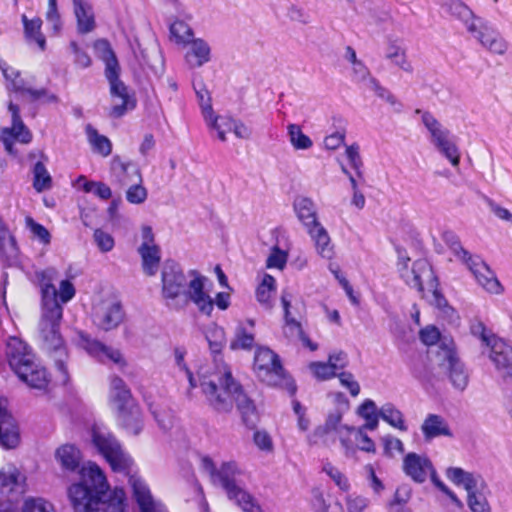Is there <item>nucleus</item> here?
Listing matches in <instances>:
<instances>
[{
	"mask_svg": "<svg viewBox=\"0 0 512 512\" xmlns=\"http://www.w3.org/2000/svg\"><path fill=\"white\" fill-rule=\"evenodd\" d=\"M136 413L126 407L117 412V420L120 425L130 434L138 435L143 429V420L140 407L135 402Z\"/></svg>",
	"mask_w": 512,
	"mask_h": 512,
	"instance_id": "obj_35",
	"label": "nucleus"
},
{
	"mask_svg": "<svg viewBox=\"0 0 512 512\" xmlns=\"http://www.w3.org/2000/svg\"><path fill=\"white\" fill-rule=\"evenodd\" d=\"M79 476L80 481L68 488V497L75 512H126L123 489L115 488L105 499L109 484L97 464L85 463L79 469Z\"/></svg>",
	"mask_w": 512,
	"mask_h": 512,
	"instance_id": "obj_2",
	"label": "nucleus"
},
{
	"mask_svg": "<svg viewBox=\"0 0 512 512\" xmlns=\"http://www.w3.org/2000/svg\"><path fill=\"white\" fill-rule=\"evenodd\" d=\"M110 84V94L113 100L111 115L113 117L123 116L127 110L135 107V100L129 94L126 85L119 79V70L105 74Z\"/></svg>",
	"mask_w": 512,
	"mask_h": 512,
	"instance_id": "obj_18",
	"label": "nucleus"
},
{
	"mask_svg": "<svg viewBox=\"0 0 512 512\" xmlns=\"http://www.w3.org/2000/svg\"><path fill=\"white\" fill-rule=\"evenodd\" d=\"M202 468L211 476L214 482H218L221 487L226 491L225 476L235 486L244 488L242 477L244 472L240 469L238 464L234 461L223 463L219 470L216 469L214 462L209 457H203L201 459Z\"/></svg>",
	"mask_w": 512,
	"mask_h": 512,
	"instance_id": "obj_19",
	"label": "nucleus"
},
{
	"mask_svg": "<svg viewBox=\"0 0 512 512\" xmlns=\"http://www.w3.org/2000/svg\"><path fill=\"white\" fill-rule=\"evenodd\" d=\"M464 264L474 276L477 284L487 293L500 295L504 288L494 271L477 255H472Z\"/></svg>",
	"mask_w": 512,
	"mask_h": 512,
	"instance_id": "obj_16",
	"label": "nucleus"
},
{
	"mask_svg": "<svg viewBox=\"0 0 512 512\" xmlns=\"http://www.w3.org/2000/svg\"><path fill=\"white\" fill-rule=\"evenodd\" d=\"M78 345L91 358L103 365L114 366L120 371H124L128 366V361L119 348L105 344L87 334L79 335Z\"/></svg>",
	"mask_w": 512,
	"mask_h": 512,
	"instance_id": "obj_11",
	"label": "nucleus"
},
{
	"mask_svg": "<svg viewBox=\"0 0 512 512\" xmlns=\"http://www.w3.org/2000/svg\"><path fill=\"white\" fill-rule=\"evenodd\" d=\"M138 253L141 257L143 272L147 276L156 275L161 261V249L155 243V235L151 226L143 225L141 227V244L138 247Z\"/></svg>",
	"mask_w": 512,
	"mask_h": 512,
	"instance_id": "obj_14",
	"label": "nucleus"
},
{
	"mask_svg": "<svg viewBox=\"0 0 512 512\" xmlns=\"http://www.w3.org/2000/svg\"><path fill=\"white\" fill-rule=\"evenodd\" d=\"M446 477L467 492V505L472 512H491L487 497L490 490L480 474L468 472L460 467H449Z\"/></svg>",
	"mask_w": 512,
	"mask_h": 512,
	"instance_id": "obj_7",
	"label": "nucleus"
},
{
	"mask_svg": "<svg viewBox=\"0 0 512 512\" xmlns=\"http://www.w3.org/2000/svg\"><path fill=\"white\" fill-rule=\"evenodd\" d=\"M294 211L306 231L320 225L313 201L306 197H299L294 201Z\"/></svg>",
	"mask_w": 512,
	"mask_h": 512,
	"instance_id": "obj_31",
	"label": "nucleus"
},
{
	"mask_svg": "<svg viewBox=\"0 0 512 512\" xmlns=\"http://www.w3.org/2000/svg\"><path fill=\"white\" fill-rule=\"evenodd\" d=\"M442 8L452 17L461 21L467 31L470 30V25H474L480 19L461 0H445L442 3Z\"/></svg>",
	"mask_w": 512,
	"mask_h": 512,
	"instance_id": "obj_32",
	"label": "nucleus"
},
{
	"mask_svg": "<svg viewBox=\"0 0 512 512\" xmlns=\"http://www.w3.org/2000/svg\"><path fill=\"white\" fill-rule=\"evenodd\" d=\"M206 339L213 353H219L226 343L225 331L222 327L211 324L206 331Z\"/></svg>",
	"mask_w": 512,
	"mask_h": 512,
	"instance_id": "obj_52",
	"label": "nucleus"
},
{
	"mask_svg": "<svg viewBox=\"0 0 512 512\" xmlns=\"http://www.w3.org/2000/svg\"><path fill=\"white\" fill-rule=\"evenodd\" d=\"M284 333L291 340H300L311 351H315L318 348L317 344L312 342L304 333L301 324L292 317L285 319Z\"/></svg>",
	"mask_w": 512,
	"mask_h": 512,
	"instance_id": "obj_44",
	"label": "nucleus"
},
{
	"mask_svg": "<svg viewBox=\"0 0 512 512\" xmlns=\"http://www.w3.org/2000/svg\"><path fill=\"white\" fill-rule=\"evenodd\" d=\"M366 429L363 428H354L352 427L348 435H353L355 442L360 450L375 453V443L373 440L365 433Z\"/></svg>",
	"mask_w": 512,
	"mask_h": 512,
	"instance_id": "obj_61",
	"label": "nucleus"
},
{
	"mask_svg": "<svg viewBox=\"0 0 512 512\" xmlns=\"http://www.w3.org/2000/svg\"><path fill=\"white\" fill-rule=\"evenodd\" d=\"M276 291V280L269 274H264L260 284L256 289V299L265 309H271L273 298Z\"/></svg>",
	"mask_w": 512,
	"mask_h": 512,
	"instance_id": "obj_38",
	"label": "nucleus"
},
{
	"mask_svg": "<svg viewBox=\"0 0 512 512\" xmlns=\"http://www.w3.org/2000/svg\"><path fill=\"white\" fill-rule=\"evenodd\" d=\"M431 461L423 455L408 453L403 459L404 473L415 482L423 483L432 471Z\"/></svg>",
	"mask_w": 512,
	"mask_h": 512,
	"instance_id": "obj_25",
	"label": "nucleus"
},
{
	"mask_svg": "<svg viewBox=\"0 0 512 512\" xmlns=\"http://www.w3.org/2000/svg\"><path fill=\"white\" fill-rule=\"evenodd\" d=\"M254 334L240 324L235 331V336L230 343L232 350H250L254 345Z\"/></svg>",
	"mask_w": 512,
	"mask_h": 512,
	"instance_id": "obj_48",
	"label": "nucleus"
},
{
	"mask_svg": "<svg viewBox=\"0 0 512 512\" xmlns=\"http://www.w3.org/2000/svg\"><path fill=\"white\" fill-rule=\"evenodd\" d=\"M311 237L317 254L323 259L331 260L335 256L334 245L332 244L326 228L320 224L307 231Z\"/></svg>",
	"mask_w": 512,
	"mask_h": 512,
	"instance_id": "obj_28",
	"label": "nucleus"
},
{
	"mask_svg": "<svg viewBox=\"0 0 512 512\" xmlns=\"http://www.w3.org/2000/svg\"><path fill=\"white\" fill-rule=\"evenodd\" d=\"M55 460L63 471L75 472L80 468L82 454L71 444H64L55 451Z\"/></svg>",
	"mask_w": 512,
	"mask_h": 512,
	"instance_id": "obj_29",
	"label": "nucleus"
},
{
	"mask_svg": "<svg viewBox=\"0 0 512 512\" xmlns=\"http://www.w3.org/2000/svg\"><path fill=\"white\" fill-rule=\"evenodd\" d=\"M379 416L395 429L403 432L408 430L403 413L392 403L382 405L379 409Z\"/></svg>",
	"mask_w": 512,
	"mask_h": 512,
	"instance_id": "obj_41",
	"label": "nucleus"
},
{
	"mask_svg": "<svg viewBox=\"0 0 512 512\" xmlns=\"http://www.w3.org/2000/svg\"><path fill=\"white\" fill-rule=\"evenodd\" d=\"M110 170L116 182L122 187L143 181L139 168L131 162L123 161L117 155L111 160Z\"/></svg>",
	"mask_w": 512,
	"mask_h": 512,
	"instance_id": "obj_24",
	"label": "nucleus"
},
{
	"mask_svg": "<svg viewBox=\"0 0 512 512\" xmlns=\"http://www.w3.org/2000/svg\"><path fill=\"white\" fill-rule=\"evenodd\" d=\"M22 22L24 25V34L28 43H35L40 50H44L46 40L41 32L42 20L39 17L28 19L26 15H22Z\"/></svg>",
	"mask_w": 512,
	"mask_h": 512,
	"instance_id": "obj_37",
	"label": "nucleus"
},
{
	"mask_svg": "<svg viewBox=\"0 0 512 512\" xmlns=\"http://www.w3.org/2000/svg\"><path fill=\"white\" fill-rule=\"evenodd\" d=\"M162 295L167 306L180 310L185 308V292L188 280L178 263L167 260L162 268Z\"/></svg>",
	"mask_w": 512,
	"mask_h": 512,
	"instance_id": "obj_9",
	"label": "nucleus"
},
{
	"mask_svg": "<svg viewBox=\"0 0 512 512\" xmlns=\"http://www.w3.org/2000/svg\"><path fill=\"white\" fill-rule=\"evenodd\" d=\"M26 228L30 231L32 238L37 240L44 246H47L51 242L50 232L41 224L37 223L32 217L26 216L25 218Z\"/></svg>",
	"mask_w": 512,
	"mask_h": 512,
	"instance_id": "obj_56",
	"label": "nucleus"
},
{
	"mask_svg": "<svg viewBox=\"0 0 512 512\" xmlns=\"http://www.w3.org/2000/svg\"><path fill=\"white\" fill-rule=\"evenodd\" d=\"M445 243L449 246L453 255L462 263L472 256L467 250H465L459 238L452 232H446L443 235Z\"/></svg>",
	"mask_w": 512,
	"mask_h": 512,
	"instance_id": "obj_57",
	"label": "nucleus"
},
{
	"mask_svg": "<svg viewBox=\"0 0 512 512\" xmlns=\"http://www.w3.org/2000/svg\"><path fill=\"white\" fill-rule=\"evenodd\" d=\"M489 358L494 363L500 377L512 385V347L502 339L493 338Z\"/></svg>",
	"mask_w": 512,
	"mask_h": 512,
	"instance_id": "obj_20",
	"label": "nucleus"
},
{
	"mask_svg": "<svg viewBox=\"0 0 512 512\" xmlns=\"http://www.w3.org/2000/svg\"><path fill=\"white\" fill-rule=\"evenodd\" d=\"M92 443L98 452L106 459L111 469L128 476L134 497L141 512H167L165 507L153 499L145 482L134 472V461L121 447L116 438L104 426H93L91 430Z\"/></svg>",
	"mask_w": 512,
	"mask_h": 512,
	"instance_id": "obj_4",
	"label": "nucleus"
},
{
	"mask_svg": "<svg viewBox=\"0 0 512 512\" xmlns=\"http://www.w3.org/2000/svg\"><path fill=\"white\" fill-rule=\"evenodd\" d=\"M174 357H175L176 366L179 369V372L184 374V376L186 377V379L189 382L190 388H195V387L199 386L200 380L198 379V382H197L196 378L193 376L192 372L189 370L186 363L184 362L185 351L181 348H176L174 350ZM221 363H223V362L221 361ZM215 364H220V362H218L216 360ZM214 366H216V365H214ZM214 368L215 367L206 368V370L214 369ZM201 371H205V369L202 368L199 371L198 375L201 373Z\"/></svg>",
	"mask_w": 512,
	"mask_h": 512,
	"instance_id": "obj_51",
	"label": "nucleus"
},
{
	"mask_svg": "<svg viewBox=\"0 0 512 512\" xmlns=\"http://www.w3.org/2000/svg\"><path fill=\"white\" fill-rule=\"evenodd\" d=\"M123 317L124 313L120 302L113 298L103 299L93 308V322L104 331L118 327Z\"/></svg>",
	"mask_w": 512,
	"mask_h": 512,
	"instance_id": "obj_17",
	"label": "nucleus"
},
{
	"mask_svg": "<svg viewBox=\"0 0 512 512\" xmlns=\"http://www.w3.org/2000/svg\"><path fill=\"white\" fill-rule=\"evenodd\" d=\"M434 361L447 375L453 387L464 391L468 385L469 376L464 364L459 359L455 343L452 339H444L436 351Z\"/></svg>",
	"mask_w": 512,
	"mask_h": 512,
	"instance_id": "obj_10",
	"label": "nucleus"
},
{
	"mask_svg": "<svg viewBox=\"0 0 512 512\" xmlns=\"http://www.w3.org/2000/svg\"><path fill=\"white\" fill-rule=\"evenodd\" d=\"M432 145L439 151L446 159L449 160L453 167H458L460 163V152L455 142V137L450 131L444 136L438 137Z\"/></svg>",
	"mask_w": 512,
	"mask_h": 512,
	"instance_id": "obj_36",
	"label": "nucleus"
},
{
	"mask_svg": "<svg viewBox=\"0 0 512 512\" xmlns=\"http://www.w3.org/2000/svg\"><path fill=\"white\" fill-rule=\"evenodd\" d=\"M20 431L14 417L7 410V401L0 399V446L14 449L20 443Z\"/></svg>",
	"mask_w": 512,
	"mask_h": 512,
	"instance_id": "obj_21",
	"label": "nucleus"
},
{
	"mask_svg": "<svg viewBox=\"0 0 512 512\" xmlns=\"http://www.w3.org/2000/svg\"><path fill=\"white\" fill-rule=\"evenodd\" d=\"M170 33L177 44H188L193 38L191 27L184 21L178 20L171 24Z\"/></svg>",
	"mask_w": 512,
	"mask_h": 512,
	"instance_id": "obj_54",
	"label": "nucleus"
},
{
	"mask_svg": "<svg viewBox=\"0 0 512 512\" xmlns=\"http://www.w3.org/2000/svg\"><path fill=\"white\" fill-rule=\"evenodd\" d=\"M41 288V314L37 326L38 338L42 347L49 353H53L56 367L63 374V380L67 378L65 359L67 357L64 340L60 331L63 318V305L68 303L76 294L73 283L62 280L57 290L54 280L58 271L49 267L36 273Z\"/></svg>",
	"mask_w": 512,
	"mask_h": 512,
	"instance_id": "obj_1",
	"label": "nucleus"
},
{
	"mask_svg": "<svg viewBox=\"0 0 512 512\" xmlns=\"http://www.w3.org/2000/svg\"><path fill=\"white\" fill-rule=\"evenodd\" d=\"M21 512H57L54 504L42 497H28L24 500Z\"/></svg>",
	"mask_w": 512,
	"mask_h": 512,
	"instance_id": "obj_53",
	"label": "nucleus"
},
{
	"mask_svg": "<svg viewBox=\"0 0 512 512\" xmlns=\"http://www.w3.org/2000/svg\"><path fill=\"white\" fill-rule=\"evenodd\" d=\"M86 134L88 142L95 153L103 157H107L111 154L112 143L106 136L99 134L91 125L86 126Z\"/></svg>",
	"mask_w": 512,
	"mask_h": 512,
	"instance_id": "obj_43",
	"label": "nucleus"
},
{
	"mask_svg": "<svg viewBox=\"0 0 512 512\" xmlns=\"http://www.w3.org/2000/svg\"><path fill=\"white\" fill-rule=\"evenodd\" d=\"M199 380L201 392L212 409L219 413H228L236 403L243 422L247 426L254 425L256 408L243 393L226 363L216 364L214 369L201 371Z\"/></svg>",
	"mask_w": 512,
	"mask_h": 512,
	"instance_id": "obj_3",
	"label": "nucleus"
},
{
	"mask_svg": "<svg viewBox=\"0 0 512 512\" xmlns=\"http://www.w3.org/2000/svg\"><path fill=\"white\" fill-rule=\"evenodd\" d=\"M312 507L314 512H342L341 505L335 503L334 507L327 503L324 494L320 490H314L312 493Z\"/></svg>",
	"mask_w": 512,
	"mask_h": 512,
	"instance_id": "obj_62",
	"label": "nucleus"
},
{
	"mask_svg": "<svg viewBox=\"0 0 512 512\" xmlns=\"http://www.w3.org/2000/svg\"><path fill=\"white\" fill-rule=\"evenodd\" d=\"M322 471L335 483V485L344 492H348L351 488L348 477L331 462H324Z\"/></svg>",
	"mask_w": 512,
	"mask_h": 512,
	"instance_id": "obj_49",
	"label": "nucleus"
},
{
	"mask_svg": "<svg viewBox=\"0 0 512 512\" xmlns=\"http://www.w3.org/2000/svg\"><path fill=\"white\" fill-rule=\"evenodd\" d=\"M358 415L365 420V424L361 427L370 431L378 427L379 410L371 399H366L357 409Z\"/></svg>",
	"mask_w": 512,
	"mask_h": 512,
	"instance_id": "obj_46",
	"label": "nucleus"
},
{
	"mask_svg": "<svg viewBox=\"0 0 512 512\" xmlns=\"http://www.w3.org/2000/svg\"><path fill=\"white\" fill-rule=\"evenodd\" d=\"M385 57L386 59L392 61L403 71L408 73L413 71L412 64L407 58L405 49L397 41H392L389 43L386 49Z\"/></svg>",
	"mask_w": 512,
	"mask_h": 512,
	"instance_id": "obj_42",
	"label": "nucleus"
},
{
	"mask_svg": "<svg viewBox=\"0 0 512 512\" xmlns=\"http://www.w3.org/2000/svg\"><path fill=\"white\" fill-rule=\"evenodd\" d=\"M421 431L426 440L440 436L452 437V432L446 420L437 414H429L421 425Z\"/></svg>",
	"mask_w": 512,
	"mask_h": 512,
	"instance_id": "obj_33",
	"label": "nucleus"
},
{
	"mask_svg": "<svg viewBox=\"0 0 512 512\" xmlns=\"http://www.w3.org/2000/svg\"><path fill=\"white\" fill-rule=\"evenodd\" d=\"M420 339L425 345H434L438 343L437 351L441 345L442 340L450 339L449 337L443 336L441 337L440 331L437 327L433 325H428L425 328L421 329L419 332Z\"/></svg>",
	"mask_w": 512,
	"mask_h": 512,
	"instance_id": "obj_64",
	"label": "nucleus"
},
{
	"mask_svg": "<svg viewBox=\"0 0 512 512\" xmlns=\"http://www.w3.org/2000/svg\"><path fill=\"white\" fill-rule=\"evenodd\" d=\"M148 197L147 189L142 182H135L128 186L126 191V200L135 205H140L146 201Z\"/></svg>",
	"mask_w": 512,
	"mask_h": 512,
	"instance_id": "obj_63",
	"label": "nucleus"
},
{
	"mask_svg": "<svg viewBox=\"0 0 512 512\" xmlns=\"http://www.w3.org/2000/svg\"><path fill=\"white\" fill-rule=\"evenodd\" d=\"M73 7L78 31L82 34L91 32L95 27L91 5L86 0H73Z\"/></svg>",
	"mask_w": 512,
	"mask_h": 512,
	"instance_id": "obj_34",
	"label": "nucleus"
},
{
	"mask_svg": "<svg viewBox=\"0 0 512 512\" xmlns=\"http://www.w3.org/2000/svg\"><path fill=\"white\" fill-rule=\"evenodd\" d=\"M25 478L14 465L0 469V495L8 496L13 492L21 493Z\"/></svg>",
	"mask_w": 512,
	"mask_h": 512,
	"instance_id": "obj_27",
	"label": "nucleus"
},
{
	"mask_svg": "<svg viewBox=\"0 0 512 512\" xmlns=\"http://www.w3.org/2000/svg\"><path fill=\"white\" fill-rule=\"evenodd\" d=\"M109 401L116 412L129 407L132 413H136L135 400L132 397L130 389L122 378L113 376L110 379Z\"/></svg>",
	"mask_w": 512,
	"mask_h": 512,
	"instance_id": "obj_22",
	"label": "nucleus"
},
{
	"mask_svg": "<svg viewBox=\"0 0 512 512\" xmlns=\"http://www.w3.org/2000/svg\"><path fill=\"white\" fill-rule=\"evenodd\" d=\"M7 88L21 94H28L32 100H37L47 95L45 89H33L30 87L21 75H19V78H13L12 81L7 83Z\"/></svg>",
	"mask_w": 512,
	"mask_h": 512,
	"instance_id": "obj_50",
	"label": "nucleus"
},
{
	"mask_svg": "<svg viewBox=\"0 0 512 512\" xmlns=\"http://www.w3.org/2000/svg\"><path fill=\"white\" fill-rule=\"evenodd\" d=\"M225 476L226 494L243 512H263L255 498L245 489L235 486Z\"/></svg>",
	"mask_w": 512,
	"mask_h": 512,
	"instance_id": "obj_26",
	"label": "nucleus"
},
{
	"mask_svg": "<svg viewBox=\"0 0 512 512\" xmlns=\"http://www.w3.org/2000/svg\"><path fill=\"white\" fill-rule=\"evenodd\" d=\"M254 371L257 377L270 386H279L290 395L296 392L294 380L285 373L280 359L269 348H258L254 357Z\"/></svg>",
	"mask_w": 512,
	"mask_h": 512,
	"instance_id": "obj_8",
	"label": "nucleus"
},
{
	"mask_svg": "<svg viewBox=\"0 0 512 512\" xmlns=\"http://www.w3.org/2000/svg\"><path fill=\"white\" fill-rule=\"evenodd\" d=\"M186 46L184 60L190 69L200 68L211 61L212 49L204 39L194 38Z\"/></svg>",
	"mask_w": 512,
	"mask_h": 512,
	"instance_id": "obj_23",
	"label": "nucleus"
},
{
	"mask_svg": "<svg viewBox=\"0 0 512 512\" xmlns=\"http://www.w3.org/2000/svg\"><path fill=\"white\" fill-rule=\"evenodd\" d=\"M6 357L10 368L20 380L32 388L43 389L48 384L46 369L36 360L35 354L26 342L18 337H9Z\"/></svg>",
	"mask_w": 512,
	"mask_h": 512,
	"instance_id": "obj_6",
	"label": "nucleus"
},
{
	"mask_svg": "<svg viewBox=\"0 0 512 512\" xmlns=\"http://www.w3.org/2000/svg\"><path fill=\"white\" fill-rule=\"evenodd\" d=\"M341 420L342 414L339 411H334L328 415L324 425L338 435L345 455L351 456L355 453V448L347 436L352 427L342 425Z\"/></svg>",
	"mask_w": 512,
	"mask_h": 512,
	"instance_id": "obj_30",
	"label": "nucleus"
},
{
	"mask_svg": "<svg viewBox=\"0 0 512 512\" xmlns=\"http://www.w3.org/2000/svg\"><path fill=\"white\" fill-rule=\"evenodd\" d=\"M94 50L96 55L105 62V74L115 70H120L115 53L107 40L99 39L95 41Z\"/></svg>",
	"mask_w": 512,
	"mask_h": 512,
	"instance_id": "obj_45",
	"label": "nucleus"
},
{
	"mask_svg": "<svg viewBox=\"0 0 512 512\" xmlns=\"http://www.w3.org/2000/svg\"><path fill=\"white\" fill-rule=\"evenodd\" d=\"M188 276L189 280L185 292V307L189 302H192L202 314L210 316L214 308V301L206 289L208 279L196 270L189 271Z\"/></svg>",
	"mask_w": 512,
	"mask_h": 512,
	"instance_id": "obj_13",
	"label": "nucleus"
},
{
	"mask_svg": "<svg viewBox=\"0 0 512 512\" xmlns=\"http://www.w3.org/2000/svg\"><path fill=\"white\" fill-rule=\"evenodd\" d=\"M331 430H329L324 424L318 426L312 434L308 436V441L311 445H325L328 446L335 442V437Z\"/></svg>",
	"mask_w": 512,
	"mask_h": 512,
	"instance_id": "obj_58",
	"label": "nucleus"
},
{
	"mask_svg": "<svg viewBox=\"0 0 512 512\" xmlns=\"http://www.w3.org/2000/svg\"><path fill=\"white\" fill-rule=\"evenodd\" d=\"M206 124L210 129L217 132V136L221 141H226V133L233 130V127L222 125L224 120H233L228 116H216L214 112L211 113V118H204Z\"/></svg>",
	"mask_w": 512,
	"mask_h": 512,
	"instance_id": "obj_59",
	"label": "nucleus"
},
{
	"mask_svg": "<svg viewBox=\"0 0 512 512\" xmlns=\"http://www.w3.org/2000/svg\"><path fill=\"white\" fill-rule=\"evenodd\" d=\"M8 110L11 114L12 125L11 127H5L2 129L1 139L4 144L5 150L9 154H14V141H18L23 144H28L32 140V134L20 117L19 107L10 101L8 105Z\"/></svg>",
	"mask_w": 512,
	"mask_h": 512,
	"instance_id": "obj_15",
	"label": "nucleus"
},
{
	"mask_svg": "<svg viewBox=\"0 0 512 512\" xmlns=\"http://www.w3.org/2000/svg\"><path fill=\"white\" fill-rule=\"evenodd\" d=\"M485 50L495 55H504L508 50V43L504 37L487 21L480 18L468 31Z\"/></svg>",
	"mask_w": 512,
	"mask_h": 512,
	"instance_id": "obj_12",
	"label": "nucleus"
},
{
	"mask_svg": "<svg viewBox=\"0 0 512 512\" xmlns=\"http://www.w3.org/2000/svg\"><path fill=\"white\" fill-rule=\"evenodd\" d=\"M289 141L296 150H307L313 146L309 136L303 133L301 127L297 124L287 126Z\"/></svg>",
	"mask_w": 512,
	"mask_h": 512,
	"instance_id": "obj_47",
	"label": "nucleus"
},
{
	"mask_svg": "<svg viewBox=\"0 0 512 512\" xmlns=\"http://www.w3.org/2000/svg\"><path fill=\"white\" fill-rule=\"evenodd\" d=\"M33 175V187L38 192H42L43 190L49 189L51 187L52 178L42 162L38 161L34 165Z\"/></svg>",
	"mask_w": 512,
	"mask_h": 512,
	"instance_id": "obj_55",
	"label": "nucleus"
},
{
	"mask_svg": "<svg viewBox=\"0 0 512 512\" xmlns=\"http://www.w3.org/2000/svg\"><path fill=\"white\" fill-rule=\"evenodd\" d=\"M73 186L81 188L86 193H93L102 200H108L112 196V191L108 185L103 182L89 181L83 175L76 179Z\"/></svg>",
	"mask_w": 512,
	"mask_h": 512,
	"instance_id": "obj_39",
	"label": "nucleus"
},
{
	"mask_svg": "<svg viewBox=\"0 0 512 512\" xmlns=\"http://www.w3.org/2000/svg\"><path fill=\"white\" fill-rule=\"evenodd\" d=\"M409 262L410 258L398 250V268L401 278L406 284L421 292L422 296L435 306L448 322L456 323L459 316L438 290V282L429 262L419 259L411 267H409Z\"/></svg>",
	"mask_w": 512,
	"mask_h": 512,
	"instance_id": "obj_5",
	"label": "nucleus"
},
{
	"mask_svg": "<svg viewBox=\"0 0 512 512\" xmlns=\"http://www.w3.org/2000/svg\"><path fill=\"white\" fill-rule=\"evenodd\" d=\"M344 501L347 512H365L370 505V499L368 497L357 493L346 495Z\"/></svg>",
	"mask_w": 512,
	"mask_h": 512,
	"instance_id": "obj_60",
	"label": "nucleus"
},
{
	"mask_svg": "<svg viewBox=\"0 0 512 512\" xmlns=\"http://www.w3.org/2000/svg\"><path fill=\"white\" fill-rule=\"evenodd\" d=\"M416 114L421 116V122L429 133V140L431 144L436 141L438 137L440 138L450 131L438 119H436L432 113L417 109Z\"/></svg>",
	"mask_w": 512,
	"mask_h": 512,
	"instance_id": "obj_40",
	"label": "nucleus"
}]
</instances>
